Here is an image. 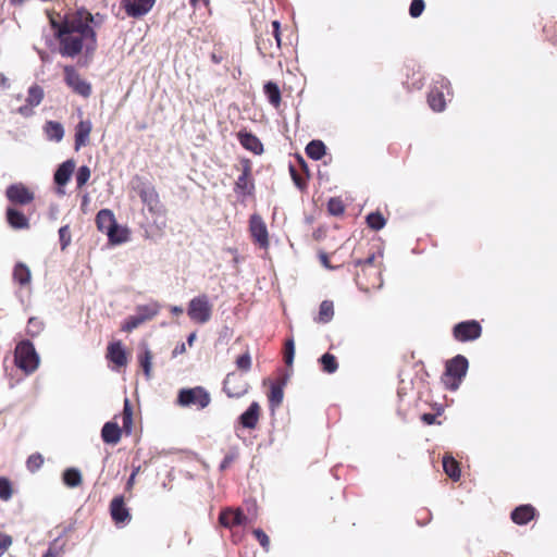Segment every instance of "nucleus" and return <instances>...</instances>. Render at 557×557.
Returning a JSON list of instances; mask_svg holds the SVG:
<instances>
[{
	"label": "nucleus",
	"instance_id": "1",
	"mask_svg": "<svg viewBox=\"0 0 557 557\" xmlns=\"http://www.w3.org/2000/svg\"><path fill=\"white\" fill-rule=\"evenodd\" d=\"M59 41L62 57L75 58L83 51L91 57L97 49V34L94 29V15L86 9L65 14L61 22L51 21Z\"/></svg>",
	"mask_w": 557,
	"mask_h": 557
},
{
	"label": "nucleus",
	"instance_id": "2",
	"mask_svg": "<svg viewBox=\"0 0 557 557\" xmlns=\"http://www.w3.org/2000/svg\"><path fill=\"white\" fill-rule=\"evenodd\" d=\"M375 255L369 256L366 260L356 262L355 281L363 292H371L382 286L381 261Z\"/></svg>",
	"mask_w": 557,
	"mask_h": 557
},
{
	"label": "nucleus",
	"instance_id": "3",
	"mask_svg": "<svg viewBox=\"0 0 557 557\" xmlns=\"http://www.w3.org/2000/svg\"><path fill=\"white\" fill-rule=\"evenodd\" d=\"M134 182H136V185L133 186V189L137 193L141 202L147 207L149 213L157 216H163L166 213V209L162 203L156 187L150 183L143 182L138 176L135 177Z\"/></svg>",
	"mask_w": 557,
	"mask_h": 557
},
{
	"label": "nucleus",
	"instance_id": "4",
	"mask_svg": "<svg viewBox=\"0 0 557 557\" xmlns=\"http://www.w3.org/2000/svg\"><path fill=\"white\" fill-rule=\"evenodd\" d=\"M39 356L29 341L20 342L14 350V363L26 375L34 373L39 367Z\"/></svg>",
	"mask_w": 557,
	"mask_h": 557
},
{
	"label": "nucleus",
	"instance_id": "5",
	"mask_svg": "<svg viewBox=\"0 0 557 557\" xmlns=\"http://www.w3.org/2000/svg\"><path fill=\"white\" fill-rule=\"evenodd\" d=\"M468 368L469 362L465 356H455L454 358L446 361L442 382L448 389L456 391L459 387L462 379L466 376Z\"/></svg>",
	"mask_w": 557,
	"mask_h": 557
},
{
	"label": "nucleus",
	"instance_id": "6",
	"mask_svg": "<svg viewBox=\"0 0 557 557\" xmlns=\"http://www.w3.org/2000/svg\"><path fill=\"white\" fill-rule=\"evenodd\" d=\"M240 175L234 183V193L239 198H247L255 196L256 185L252 175V163L248 158H243L239 161Z\"/></svg>",
	"mask_w": 557,
	"mask_h": 557
},
{
	"label": "nucleus",
	"instance_id": "7",
	"mask_svg": "<svg viewBox=\"0 0 557 557\" xmlns=\"http://www.w3.org/2000/svg\"><path fill=\"white\" fill-rule=\"evenodd\" d=\"M210 394L202 386L182 388L177 395V405L181 407L195 406L198 409H205L210 405Z\"/></svg>",
	"mask_w": 557,
	"mask_h": 557
},
{
	"label": "nucleus",
	"instance_id": "8",
	"mask_svg": "<svg viewBox=\"0 0 557 557\" xmlns=\"http://www.w3.org/2000/svg\"><path fill=\"white\" fill-rule=\"evenodd\" d=\"M187 314L195 323H207L212 317V305L209 301V297L202 294L190 299L187 307Z\"/></svg>",
	"mask_w": 557,
	"mask_h": 557
},
{
	"label": "nucleus",
	"instance_id": "9",
	"mask_svg": "<svg viewBox=\"0 0 557 557\" xmlns=\"http://www.w3.org/2000/svg\"><path fill=\"white\" fill-rule=\"evenodd\" d=\"M96 224L100 232L106 233L111 243H123L126 236H120L119 225L113 212L109 209L100 210L96 215Z\"/></svg>",
	"mask_w": 557,
	"mask_h": 557
},
{
	"label": "nucleus",
	"instance_id": "10",
	"mask_svg": "<svg viewBox=\"0 0 557 557\" xmlns=\"http://www.w3.org/2000/svg\"><path fill=\"white\" fill-rule=\"evenodd\" d=\"M248 231H249L251 240L255 245H257L259 248H261L263 250L269 249L270 235H269L268 226L260 214L253 213L249 216Z\"/></svg>",
	"mask_w": 557,
	"mask_h": 557
},
{
	"label": "nucleus",
	"instance_id": "11",
	"mask_svg": "<svg viewBox=\"0 0 557 557\" xmlns=\"http://www.w3.org/2000/svg\"><path fill=\"white\" fill-rule=\"evenodd\" d=\"M64 82L73 90V92L88 98L91 95L92 88L90 83L85 81L76 69L72 65H65L63 67Z\"/></svg>",
	"mask_w": 557,
	"mask_h": 557
},
{
	"label": "nucleus",
	"instance_id": "12",
	"mask_svg": "<svg viewBox=\"0 0 557 557\" xmlns=\"http://www.w3.org/2000/svg\"><path fill=\"white\" fill-rule=\"evenodd\" d=\"M450 82L444 77L435 81L428 94V103L435 112H442L446 108L445 95L446 90L449 94Z\"/></svg>",
	"mask_w": 557,
	"mask_h": 557
},
{
	"label": "nucleus",
	"instance_id": "13",
	"mask_svg": "<svg viewBox=\"0 0 557 557\" xmlns=\"http://www.w3.org/2000/svg\"><path fill=\"white\" fill-rule=\"evenodd\" d=\"M451 333L457 342H473L481 336L482 326L476 320H467L455 324Z\"/></svg>",
	"mask_w": 557,
	"mask_h": 557
},
{
	"label": "nucleus",
	"instance_id": "14",
	"mask_svg": "<svg viewBox=\"0 0 557 557\" xmlns=\"http://www.w3.org/2000/svg\"><path fill=\"white\" fill-rule=\"evenodd\" d=\"M223 391L230 398H240L248 393L249 384L242 374L230 372L224 379Z\"/></svg>",
	"mask_w": 557,
	"mask_h": 557
},
{
	"label": "nucleus",
	"instance_id": "15",
	"mask_svg": "<svg viewBox=\"0 0 557 557\" xmlns=\"http://www.w3.org/2000/svg\"><path fill=\"white\" fill-rule=\"evenodd\" d=\"M5 196L10 202L16 206L30 205L35 199V193L23 183L10 185L7 188Z\"/></svg>",
	"mask_w": 557,
	"mask_h": 557
},
{
	"label": "nucleus",
	"instance_id": "16",
	"mask_svg": "<svg viewBox=\"0 0 557 557\" xmlns=\"http://www.w3.org/2000/svg\"><path fill=\"white\" fill-rule=\"evenodd\" d=\"M156 0H122L121 7L129 17L138 18L146 15Z\"/></svg>",
	"mask_w": 557,
	"mask_h": 557
},
{
	"label": "nucleus",
	"instance_id": "17",
	"mask_svg": "<svg viewBox=\"0 0 557 557\" xmlns=\"http://www.w3.org/2000/svg\"><path fill=\"white\" fill-rule=\"evenodd\" d=\"M106 358L114 364V369L127 366L128 359L122 342H112L107 347Z\"/></svg>",
	"mask_w": 557,
	"mask_h": 557
},
{
	"label": "nucleus",
	"instance_id": "18",
	"mask_svg": "<svg viewBox=\"0 0 557 557\" xmlns=\"http://www.w3.org/2000/svg\"><path fill=\"white\" fill-rule=\"evenodd\" d=\"M247 517L242 509L226 508L220 512L219 522L222 527L231 529L242 525L246 522Z\"/></svg>",
	"mask_w": 557,
	"mask_h": 557
},
{
	"label": "nucleus",
	"instance_id": "19",
	"mask_svg": "<svg viewBox=\"0 0 557 557\" xmlns=\"http://www.w3.org/2000/svg\"><path fill=\"white\" fill-rule=\"evenodd\" d=\"M110 513L115 524H124L131 520V513L125 506L123 496H116L111 500Z\"/></svg>",
	"mask_w": 557,
	"mask_h": 557
},
{
	"label": "nucleus",
	"instance_id": "20",
	"mask_svg": "<svg viewBox=\"0 0 557 557\" xmlns=\"http://www.w3.org/2000/svg\"><path fill=\"white\" fill-rule=\"evenodd\" d=\"M260 416V405L257 401H252L247 410L239 416L238 422L243 428L253 430L259 423Z\"/></svg>",
	"mask_w": 557,
	"mask_h": 557
},
{
	"label": "nucleus",
	"instance_id": "21",
	"mask_svg": "<svg viewBox=\"0 0 557 557\" xmlns=\"http://www.w3.org/2000/svg\"><path fill=\"white\" fill-rule=\"evenodd\" d=\"M536 517V509L530 505L524 504L516 507L511 513L510 519L518 525H524Z\"/></svg>",
	"mask_w": 557,
	"mask_h": 557
},
{
	"label": "nucleus",
	"instance_id": "22",
	"mask_svg": "<svg viewBox=\"0 0 557 557\" xmlns=\"http://www.w3.org/2000/svg\"><path fill=\"white\" fill-rule=\"evenodd\" d=\"M237 139L246 150L255 154H261L263 152V145L255 134L243 129L237 133Z\"/></svg>",
	"mask_w": 557,
	"mask_h": 557
},
{
	"label": "nucleus",
	"instance_id": "23",
	"mask_svg": "<svg viewBox=\"0 0 557 557\" xmlns=\"http://www.w3.org/2000/svg\"><path fill=\"white\" fill-rule=\"evenodd\" d=\"M92 131V124L89 120L81 121L75 127L74 147L78 151L82 147L89 144L90 133Z\"/></svg>",
	"mask_w": 557,
	"mask_h": 557
},
{
	"label": "nucleus",
	"instance_id": "24",
	"mask_svg": "<svg viewBox=\"0 0 557 557\" xmlns=\"http://www.w3.org/2000/svg\"><path fill=\"white\" fill-rule=\"evenodd\" d=\"M7 221L9 225L15 230L29 228L28 218L20 210L9 207L7 209Z\"/></svg>",
	"mask_w": 557,
	"mask_h": 557
},
{
	"label": "nucleus",
	"instance_id": "25",
	"mask_svg": "<svg viewBox=\"0 0 557 557\" xmlns=\"http://www.w3.org/2000/svg\"><path fill=\"white\" fill-rule=\"evenodd\" d=\"M256 45L263 57H274L275 51H277L269 29L257 36Z\"/></svg>",
	"mask_w": 557,
	"mask_h": 557
},
{
	"label": "nucleus",
	"instance_id": "26",
	"mask_svg": "<svg viewBox=\"0 0 557 557\" xmlns=\"http://www.w3.org/2000/svg\"><path fill=\"white\" fill-rule=\"evenodd\" d=\"M122 436V429L117 423L109 421L104 423L101 430V437L106 444L115 445L120 442Z\"/></svg>",
	"mask_w": 557,
	"mask_h": 557
},
{
	"label": "nucleus",
	"instance_id": "27",
	"mask_svg": "<svg viewBox=\"0 0 557 557\" xmlns=\"http://www.w3.org/2000/svg\"><path fill=\"white\" fill-rule=\"evenodd\" d=\"M75 170V162L74 160L70 159L64 161L62 164L59 165L54 173V182L59 186H64L70 181L73 172Z\"/></svg>",
	"mask_w": 557,
	"mask_h": 557
},
{
	"label": "nucleus",
	"instance_id": "28",
	"mask_svg": "<svg viewBox=\"0 0 557 557\" xmlns=\"http://www.w3.org/2000/svg\"><path fill=\"white\" fill-rule=\"evenodd\" d=\"M13 280L20 286H28L32 280L29 268L22 262L16 263L13 269Z\"/></svg>",
	"mask_w": 557,
	"mask_h": 557
},
{
	"label": "nucleus",
	"instance_id": "29",
	"mask_svg": "<svg viewBox=\"0 0 557 557\" xmlns=\"http://www.w3.org/2000/svg\"><path fill=\"white\" fill-rule=\"evenodd\" d=\"M264 94L269 100V102L274 107L278 108L281 106L282 97L281 90L276 83L268 82L263 86Z\"/></svg>",
	"mask_w": 557,
	"mask_h": 557
},
{
	"label": "nucleus",
	"instance_id": "30",
	"mask_svg": "<svg viewBox=\"0 0 557 557\" xmlns=\"http://www.w3.org/2000/svg\"><path fill=\"white\" fill-rule=\"evenodd\" d=\"M443 468L445 473L454 481H458L461 475L459 462L451 456H444Z\"/></svg>",
	"mask_w": 557,
	"mask_h": 557
},
{
	"label": "nucleus",
	"instance_id": "31",
	"mask_svg": "<svg viewBox=\"0 0 557 557\" xmlns=\"http://www.w3.org/2000/svg\"><path fill=\"white\" fill-rule=\"evenodd\" d=\"M283 397H284L283 383L272 384L270 387V391L268 393V399H269L271 409L277 408L282 404Z\"/></svg>",
	"mask_w": 557,
	"mask_h": 557
},
{
	"label": "nucleus",
	"instance_id": "32",
	"mask_svg": "<svg viewBox=\"0 0 557 557\" xmlns=\"http://www.w3.org/2000/svg\"><path fill=\"white\" fill-rule=\"evenodd\" d=\"M152 352L148 347H145L143 352L138 355V362L144 371V374L147 380L151 377V371H152Z\"/></svg>",
	"mask_w": 557,
	"mask_h": 557
},
{
	"label": "nucleus",
	"instance_id": "33",
	"mask_svg": "<svg viewBox=\"0 0 557 557\" xmlns=\"http://www.w3.org/2000/svg\"><path fill=\"white\" fill-rule=\"evenodd\" d=\"M45 132L49 139L60 141L64 136V128L61 123L48 121L45 125Z\"/></svg>",
	"mask_w": 557,
	"mask_h": 557
},
{
	"label": "nucleus",
	"instance_id": "34",
	"mask_svg": "<svg viewBox=\"0 0 557 557\" xmlns=\"http://www.w3.org/2000/svg\"><path fill=\"white\" fill-rule=\"evenodd\" d=\"M62 479L63 483L71 488L79 486L83 482L81 472L75 468L66 469L63 472Z\"/></svg>",
	"mask_w": 557,
	"mask_h": 557
},
{
	"label": "nucleus",
	"instance_id": "35",
	"mask_svg": "<svg viewBox=\"0 0 557 557\" xmlns=\"http://www.w3.org/2000/svg\"><path fill=\"white\" fill-rule=\"evenodd\" d=\"M160 310V306L157 302H151L148 305L138 306L136 309V314L139 315L144 322L151 320L154 318Z\"/></svg>",
	"mask_w": 557,
	"mask_h": 557
},
{
	"label": "nucleus",
	"instance_id": "36",
	"mask_svg": "<svg viewBox=\"0 0 557 557\" xmlns=\"http://www.w3.org/2000/svg\"><path fill=\"white\" fill-rule=\"evenodd\" d=\"M334 317V305L331 300H323L319 308V314L317 318V322L319 323H327Z\"/></svg>",
	"mask_w": 557,
	"mask_h": 557
},
{
	"label": "nucleus",
	"instance_id": "37",
	"mask_svg": "<svg viewBox=\"0 0 557 557\" xmlns=\"http://www.w3.org/2000/svg\"><path fill=\"white\" fill-rule=\"evenodd\" d=\"M306 153L313 160H320L325 154V145L321 140H311L306 147Z\"/></svg>",
	"mask_w": 557,
	"mask_h": 557
},
{
	"label": "nucleus",
	"instance_id": "38",
	"mask_svg": "<svg viewBox=\"0 0 557 557\" xmlns=\"http://www.w3.org/2000/svg\"><path fill=\"white\" fill-rule=\"evenodd\" d=\"M322 370L325 373L332 374L337 371L338 362L334 355L326 352L319 359Z\"/></svg>",
	"mask_w": 557,
	"mask_h": 557
},
{
	"label": "nucleus",
	"instance_id": "39",
	"mask_svg": "<svg viewBox=\"0 0 557 557\" xmlns=\"http://www.w3.org/2000/svg\"><path fill=\"white\" fill-rule=\"evenodd\" d=\"M133 428V410L128 399H125L124 408L122 412V432L131 434Z\"/></svg>",
	"mask_w": 557,
	"mask_h": 557
},
{
	"label": "nucleus",
	"instance_id": "40",
	"mask_svg": "<svg viewBox=\"0 0 557 557\" xmlns=\"http://www.w3.org/2000/svg\"><path fill=\"white\" fill-rule=\"evenodd\" d=\"M42 99H44V89L39 85L35 84L28 88L26 102H28L29 104H32L34 107H37L40 104Z\"/></svg>",
	"mask_w": 557,
	"mask_h": 557
},
{
	"label": "nucleus",
	"instance_id": "41",
	"mask_svg": "<svg viewBox=\"0 0 557 557\" xmlns=\"http://www.w3.org/2000/svg\"><path fill=\"white\" fill-rule=\"evenodd\" d=\"M367 224L370 228L374 231H380L385 226L386 220L381 212L376 211L368 214Z\"/></svg>",
	"mask_w": 557,
	"mask_h": 557
},
{
	"label": "nucleus",
	"instance_id": "42",
	"mask_svg": "<svg viewBox=\"0 0 557 557\" xmlns=\"http://www.w3.org/2000/svg\"><path fill=\"white\" fill-rule=\"evenodd\" d=\"M327 211L330 214L338 216L345 212V205L338 197H333L327 202Z\"/></svg>",
	"mask_w": 557,
	"mask_h": 557
},
{
	"label": "nucleus",
	"instance_id": "43",
	"mask_svg": "<svg viewBox=\"0 0 557 557\" xmlns=\"http://www.w3.org/2000/svg\"><path fill=\"white\" fill-rule=\"evenodd\" d=\"M44 330V322L38 318H29L27 322L26 333L27 335L35 337L41 333Z\"/></svg>",
	"mask_w": 557,
	"mask_h": 557
},
{
	"label": "nucleus",
	"instance_id": "44",
	"mask_svg": "<svg viewBox=\"0 0 557 557\" xmlns=\"http://www.w3.org/2000/svg\"><path fill=\"white\" fill-rule=\"evenodd\" d=\"M289 172H290V176H292V180L294 182V184L300 189V190H305L307 188V178H308V174L306 175H302L300 174L296 169L295 166L290 165L289 166Z\"/></svg>",
	"mask_w": 557,
	"mask_h": 557
},
{
	"label": "nucleus",
	"instance_id": "45",
	"mask_svg": "<svg viewBox=\"0 0 557 557\" xmlns=\"http://www.w3.org/2000/svg\"><path fill=\"white\" fill-rule=\"evenodd\" d=\"M13 495L12 484L9 479L0 476V499L9 500Z\"/></svg>",
	"mask_w": 557,
	"mask_h": 557
},
{
	"label": "nucleus",
	"instance_id": "46",
	"mask_svg": "<svg viewBox=\"0 0 557 557\" xmlns=\"http://www.w3.org/2000/svg\"><path fill=\"white\" fill-rule=\"evenodd\" d=\"M44 465V457L39 453L32 454L26 460V467L30 472H35Z\"/></svg>",
	"mask_w": 557,
	"mask_h": 557
},
{
	"label": "nucleus",
	"instance_id": "47",
	"mask_svg": "<svg viewBox=\"0 0 557 557\" xmlns=\"http://www.w3.org/2000/svg\"><path fill=\"white\" fill-rule=\"evenodd\" d=\"M143 323H145V322L143 321V319L139 315H137V314L131 315L124 321L121 330L124 332H132L133 330H135L139 325H141Z\"/></svg>",
	"mask_w": 557,
	"mask_h": 557
},
{
	"label": "nucleus",
	"instance_id": "48",
	"mask_svg": "<svg viewBox=\"0 0 557 557\" xmlns=\"http://www.w3.org/2000/svg\"><path fill=\"white\" fill-rule=\"evenodd\" d=\"M544 33L547 39L555 46H557V21H549L544 25Z\"/></svg>",
	"mask_w": 557,
	"mask_h": 557
},
{
	"label": "nucleus",
	"instance_id": "49",
	"mask_svg": "<svg viewBox=\"0 0 557 557\" xmlns=\"http://www.w3.org/2000/svg\"><path fill=\"white\" fill-rule=\"evenodd\" d=\"M90 169L87 165H82L78 168L76 173V184L77 188H82L90 178Z\"/></svg>",
	"mask_w": 557,
	"mask_h": 557
},
{
	"label": "nucleus",
	"instance_id": "50",
	"mask_svg": "<svg viewBox=\"0 0 557 557\" xmlns=\"http://www.w3.org/2000/svg\"><path fill=\"white\" fill-rule=\"evenodd\" d=\"M295 356V344L293 338H288L285 342L284 347V361L287 366H292L294 361Z\"/></svg>",
	"mask_w": 557,
	"mask_h": 557
},
{
	"label": "nucleus",
	"instance_id": "51",
	"mask_svg": "<svg viewBox=\"0 0 557 557\" xmlns=\"http://www.w3.org/2000/svg\"><path fill=\"white\" fill-rule=\"evenodd\" d=\"M235 363L238 370L245 372L249 371L251 368V357L249 351H246L243 355L238 356L235 360Z\"/></svg>",
	"mask_w": 557,
	"mask_h": 557
},
{
	"label": "nucleus",
	"instance_id": "52",
	"mask_svg": "<svg viewBox=\"0 0 557 557\" xmlns=\"http://www.w3.org/2000/svg\"><path fill=\"white\" fill-rule=\"evenodd\" d=\"M272 29L270 30V34L274 40V45L276 47V50L281 49L282 39H281V24L278 21H273L271 23Z\"/></svg>",
	"mask_w": 557,
	"mask_h": 557
},
{
	"label": "nucleus",
	"instance_id": "53",
	"mask_svg": "<svg viewBox=\"0 0 557 557\" xmlns=\"http://www.w3.org/2000/svg\"><path fill=\"white\" fill-rule=\"evenodd\" d=\"M425 8L423 0H412L409 8V14L411 17H419Z\"/></svg>",
	"mask_w": 557,
	"mask_h": 557
},
{
	"label": "nucleus",
	"instance_id": "54",
	"mask_svg": "<svg viewBox=\"0 0 557 557\" xmlns=\"http://www.w3.org/2000/svg\"><path fill=\"white\" fill-rule=\"evenodd\" d=\"M60 246L64 250L71 243V231L69 225H64L59 230Z\"/></svg>",
	"mask_w": 557,
	"mask_h": 557
},
{
	"label": "nucleus",
	"instance_id": "55",
	"mask_svg": "<svg viewBox=\"0 0 557 557\" xmlns=\"http://www.w3.org/2000/svg\"><path fill=\"white\" fill-rule=\"evenodd\" d=\"M252 534L257 539V541L260 543V545L263 547L265 552L270 549V539L265 534V532L261 529H255L252 531Z\"/></svg>",
	"mask_w": 557,
	"mask_h": 557
},
{
	"label": "nucleus",
	"instance_id": "56",
	"mask_svg": "<svg viewBox=\"0 0 557 557\" xmlns=\"http://www.w3.org/2000/svg\"><path fill=\"white\" fill-rule=\"evenodd\" d=\"M13 544V537L0 531V557H2Z\"/></svg>",
	"mask_w": 557,
	"mask_h": 557
},
{
	"label": "nucleus",
	"instance_id": "57",
	"mask_svg": "<svg viewBox=\"0 0 557 557\" xmlns=\"http://www.w3.org/2000/svg\"><path fill=\"white\" fill-rule=\"evenodd\" d=\"M226 57L227 53L223 51L221 47L215 48L210 55L211 61L215 64H220Z\"/></svg>",
	"mask_w": 557,
	"mask_h": 557
},
{
	"label": "nucleus",
	"instance_id": "58",
	"mask_svg": "<svg viewBox=\"0 0 557 557\" xmlns=\"http://www.w3.org/2000/svg\"><path fill=\"white\" fill-rule=\"evenodd\" d=\"M34 106L29 104L28 102H26V104L24 106H21L18 109H17V112L25 116V117H28V116H32L34 114Z\"/></svg>",
	"mask_w": 557,
	"mask_h": 557
},
{
	"label": "nucleus",
	"instance_id": "59",
	"mask_svg": "<svg viewBox=\"0 0 557 557\" xmlns=\"http://www.w3.org/2000/svg\"><path fill=\"white\" fill-rule=\"evenodd\" d=\"M235 459H236V455H235V454H228V455H226V456L223 458V460H222V462H221V465H220V469H221L222 471L226 470V469H227V468H228V467L234 462V460H235Z\"/></svg>",
	"mask_w": 557,
	"mask_h": 557
},
{
	"label": "nucleus",
	"instance_id": "60",
	"mask_svg": "<svg viewBox=\"0 0 557 557\" xmlns=\"http://www.w3.org/2000/svg\"><path fill=\"white\" fill-rule=\"evenodd\" d=\"M140 471V467H135L127 480V483H126V490H132L134 484H135V479H136V475L139 473Z\"/></svg>",
	"mask_w": 557,
	"mask_h": 557
},
{
	"label": "nucleus",
	"instance_id": "61",
	"mask_svg": "<svg viewBox=\"0 0 557 557\" xmlns=\"http://www.w3.org/2000/svg\"><path fill=\"white\" fill-rule=\"evenodd\" d=\"M186 352V346L184 343H180L175 346L172 351V357H177L178 355H183Z\"/></svg>",
	"mask_w": 557,
	"mask_h": 557
},
{
	"label": "nucleus",
	"instance_id": "62",
	"mask_svg": "<svg viewBox=\"0 0 557 557\" xmlns=\"http://www.w3.org/2000/svg\"><path fill=\"white\" fill-rule=\"evenodd\" d=\"M189 2L194 9H200L201 7L208 8L210 3L209 0H189Z\"/></svg>",
	"mask_w": 557,
	"mask_h": 557
},
{
	"label": "nucleus",
	"instance_id": "63",
	"mask_svg": "<svg viewBox=\"0 0 557 557\" xmlns=\"http://www.w3.org/2000/svg\"><path fill=\"white\" fill-rule=\"evenodd\" d=\"M421 419L425 424L431 425L435 422L436 416L433 413H423Z\"/></svg>",
	"mask_w": 557,
	"mask_h": 557
},
{
	"label": "nucleus",
	"instance_id": "64",
	"mask_svg": "<svg viewBox=\"0 0 557 557\" xmlns=\"http://www.w3.org/2000/svg\"><path fill=\"white\" fill-rule=\"evenodd\" d=\"M60 550L53 546H50L42 557H59Z\"/></svg>",
	"mask_w": 557,
	"mask_h": 557
}]
</instances>
